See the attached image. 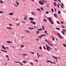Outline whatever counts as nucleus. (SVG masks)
I'll return each mask as SVG.
<instances>
[{
	"mask_svg": "<svg viewBox=\"0 0 66 66\" xmlns=\"http://www.w3.org/2000/svg\"><path fill=\"white\" fill-rule=\"evenodd\" d=\"M43 21H44V22H46L47 21V20L45 19H44L43 20Z\"/></svg>",
	"mask_w": 66,
	"mask_h": 66,
	"instance_id": "4be33fe9",
	"label": "nucleus"
},
{
	"mask_svg": "<svg viewBox=\"0 0 66 66\" xmlns=\"http://www.w3.org/2000/svg\"><path fill=\"white\" fill-rule=\"evenodd\" d=\"M9 25L10 26H12L13 25L11 24H9Z\"/></svg>",
	"mask_w": 66,
	"mask_h": 66,
	"instance_id": "5fc2aeb1",
	"label": "nucleus"
},
{
	"mask_svg": "<svg viewBox=\"0 0 66 66\" xmlns=\"http://www.w3.org/2000/svg\"><path fill=\"white\" fill-rule=\"evenodd\" d=\"M63 46H64V47H66V44H63Z\"/></svg>",
	"mask_w": 66,
	"mask_h": 66,
	"instance_id": "cd10ccee",
	"label": "nucleus"
},
{
	"mask_svg": "<svg viewBox=\"0 0 66 66\" xmlns=\"http://www.w3.org/2000/svg\"><path fill=\"white\" fill-rule=\"evenodd\" d=\"M57 34L59 35V37H61V38H62V36H61V35H60V33H57Z\"/></svg>",
	"mask_w": 66,
	"mask_h": 66,
	"instance_id": "7ed1b4c3",
	"label": "nucleus"
},
{
	"mask_svg": "<svg viewBox=\"0 0 66 66\" xmlns=\"http://www.w3.org/2000/svg\"><path fill=\"white\" fill-rule=\"evenodd\" d=\"M15 2H16V4H17V5H19V3H18L17 2V1H16Z\"/></svg>",
	"mask_w": 66,
	"mask_h": 66,
	"instance_id": "a211bd4d",
	"label": "nucleus"
},
{
	"mask_svg": "<svg viewBox=\"0 0 66 66\" xmlns=\"http://www.w3.org/2000/svg\"><path fill=\"white\" fill-rule=\"evenodd\" d=\"M62 27L63 28H65V27H64V26L62 25Z\"/></svg>",
	"mask_w": 66,
	"mask_h": 66,
	"instance_id": "6e6d98bb",
	"label": "nucleus"
},
{
	"mask_svg": "<svg viewBox=\"0 0 66 66\" xmlns=\"http://www.w3.org/2000/svg\"><path fill=\"white\" fill-rule=\"evenodd\" d=\"M40 36L41 37H43V35H41Z\"/></svg>",
	"mask_w": 66,
	"mask_h": 66,
	"instance_id": "864d4df0",
	"label": "nucleus"
},
{
	"mask_svg": "<svg viewBox=\"0 0 66 66\" xmlns=\"http://www.w3.org/2000/svg\"><path fill=\"white\" fill-rule=\"evenodd\" d=\"M39 49H40V50H42V47L41 46H40L39 47Z\"/></svg>",
	"mask_w": 66,
	"mask_h": 66,
	"instance_id": "bb28decb",
	"label": "nucleus"
},
{
	"mask_svg": "<svg viewBox=\"0 0 66 66\" xmlns=\"http://www.w3.org/2000/svg\"><path fill=\"white\" fill-rule=\"evenodd\" d=\"M37 56H40V55L38 53H37Z\"/></svg>",
	"mask_w": 66,
	"mask_h": 66,
	"instance_id": "4468645a",
	"label": "nucleus"
},
{
	"mask_svg": "<svg viewBox=\"0 0 66 66\" xmlns=\"http://www.w3.org/2000/svg\"><path fill=\"white\" fill-rule=\"evenodd\" d=\"M63 30L64 31H65V32H66V30H65L64 29H63Z\"/></svg>",
	"mask_w": 66,
	"mask_h": 66,
	"instance_id": "09e8293b",
	"label": "nucleus"
},
{
	"mask_svg": "<svg viewBox=\"0 0 66 66\" xmlns=\"http://www.w3.org/2000/svg\"><path fill=\"white\" fill-rule=\"evenodd\" d=\"M48 44H49V45H50V46H53V45H52V44H51L49 43H48Z\"/></svg>",
	"mask_w": 66,
	"mask_h": 66,
	"instance_id": "aec40b11",
	"label": "nucleus"
},
{
	"mask_svg": "<svg viewBox=\"0 0 66 66\" xmlns=\"http://www.w3.org/2000/svg\"><path fill=\"white\" fill-rule=\"evenodd\" d=\"M61 23L62 24H63V23H64V22L62 21L61 22Z\"/></svg>",
	"mask_w": 66,
	"mask_h": 66,
	"instance_id": "3c124183",
	"label": "nucleus"
},
{
	"mask_svg": "<svg viewBox=\"0 0 66 66\" xmlns=\"http://www.w3.org/2000/svg\"><path fill=\"white\" fill-rule=\"evenodd\" d=\"M43 48L44 50L46 49V48L44 46H43Z\"/></svg>",
	"mask_w": 66,
	"mask_h": 66,
	"instance_id": "58836bf2",
	"label": "nucleus"
},
{
	"mask_svg": "<svg viewBox=\"0 0 66 66\" xmlns=\"http://www.w3.org/2000/svg\"><path fill=\"white\" fill-rule=\"evenodd\" d=\"M42 1H43V2H47V1H45L44 0H43Z\"/></svg>",
	"mask_w": 66,
	"mask_h": 66,
	"instance_id": "c9c22d12",
	"label": "nucleus"
},
{
	"mask_svg": "<svg viewBox=\"0 0 66 66\" xmlns=\"http://www.w3.org/2000/svg\"><path fill=\"white\" fill-rule=\"evenodd\" d=\"M54 16L55 17H57V15L55 13L54 14Z\"/></svg>",
	"mask_w": 66,
	"mask_h": 66,
	"instance_id": "2eb2a0df",
	"label": "nucleus"
},
{
	"mask_svg": "<svg viewBox=\"0 0 66 66\" xmlns=\"http://www.w3.org/2000/svg\"><path fill=\"white\" fill-rule=\"evenodd\" d=\"M31 65H33V63H32V62H31Z\"/></svg>",
	"mask_w": 66,
	"mask_h": 66,
	"instance_id": "338daca9",
	"label": "nucleus"
},
{
	"mask_svg": "<svg viewBox=\"0 0 66 66\" xmlns=\"http://www.w3.org/2000/svg\"><path fill=\"white\" fill-rule=\"evenodd\" d=\"M57 22V23L58 24H60V23L59 22L57 21H56Z\"/></svg>",
	"mask_w": 66,
	"mask_h": 66,
	"instance_id": "393cba45",
	"label": "nucleus"
},
{
	"mask_svg": "<svg viewBox=\"0 0 66 66\" xmlns=\"http://www.w3.org/2000/svg\"><path fill=\"white\" fill-rule=\"evenodd\" d=\"M54 5H55V6H56V3L54 2Z\"/></svg>",
	"mask_w": 66,
	"mask_h": 66,
	"instance_id": "ddd939ff",
	"label": "nucleus"
},
{
	"mask_svg": "<svg viewBox=\"0 0 66 66\" xmlns=\"http://www.w3.org/2000/svg\"><path fill=\"white\" fill-rule=\"evenodd\" d=\"M3 13V12L0 11V14H2Z\"/></svg>",
	"mask_w": 66,
	"mask_h": 66,
	"instance_id": "a19ab883",
	"label": "nucleus"
},
{
	"mask_svg": "<svg viewBox=\"0 0 66 66\" xmlns=\"http://www.w3.org/2000/svg\"><path fill=\"white\" fill-rule=\"evenodd\" d=\"M47 62H50V60H47Z\"/></svg>",
	"mask_w": 66,
	"mask_h": 66,
	"instance_id": "13d9d810",
	"label": "nucleus"
},
{
	"mask_svg": "<svg viewBox=\"0 0 66 66\" xmlns=\"http://www.w3.org/2000/svg\"><path fill=\"white\" fill-rule=\"evenodd\" d=\"M15 63H19V62H18V61H15Z\"/></svg>",
	"mask_w": 66,
	"mask_h": 66,
	"instance_id": "ea45409f",
	"label": "nucleus"
},
{
	"mask_svg": "<svg viewBox=\"0 0 66 66\" xmlns=\"http://www.w3.org/2000/svg\"><path fill=\"white\" fill-rule=\"evenodd\" d=\"M42 30H43V29L42 28H40L39 29H38L37 30H38V31H42Z\"/></svg>",
	"mask_w": 66,
	"mask_h": 66,
	"instance_id": "9b49d317",
	"label": "nucleus"
},
{
	"mask_svg": "<svg viewBox=\"0 0 66 66\" xmlns=\"http://www.w3.org/2000/svg\"><path fill=\"white\" fill-rule=\"evenodd\" d=\"M36 62H38V61L37 60H36L35 61Z\"/></svg>",
	"mask_w": 66,
	"mask_h": 66,
	"instance_id": "680f3d73",
	"label": "nucleus"
},
{
	"mask_svg": "<svg viewBox=\"0 0 66 66\" xmlns=\"http://www.w3.org/2000/svg\"><path fill=\"white\" fill-rule=\"evenodd\" d=\"M45 41H46V42H47V43H48V44L49 43L48 42V41H47V40L45 39Z\"/></svg>",
	"mask_w": 66,
	"mask_h": 66,
	"instance_id": "37998d69",
	"label": "nucleus"
},
{
	"mask_svg": "<svg viewBox=\"0 0 66 66\" xmlns=\"http://www.w3.org/2000/svg\"><path fill=\"white\" fill-rule=\"evenodd\" d=\"M43 36H45V37H46V36L45 35H43Z\"/></svg>",
	"mask_w": 66,
	"mask_h": 66,
	"instance_id": "052dcab7",
	"label": "nucleus"
},
{
	"mask_svg": "<svg viewBox=\"0 0 66 66\" xmlns=\"http://www.w3.org/2000/svg\"><path fill=\"white\" fill-rule=\"evenodd\" d=\"M22 22L23 23H26V22H24V21H22Z\"/></svg>",
	"mask_w": 66,
	"mask_h": 66,
	"instance_id": "4d7b16f0",
	"label": "nucleus"
},
{
	"mask_svg": "<svg viewBox=\"0 0 66 66\" xmlns=\"http://www.w3.org/2000/svg\"><path fill=\"white\" fill-rule=\"evenodd\" d=\"M51 10L52 12H53V10L52 9H51Z\"/></svg>",
	"mask_w": 66,
	"mask_h": 66,
	"instance_id": "e2e57ef3",
	"label": "nucleus"
},
{
	"mask_svg": "<svg viewBox=\"0 0 66 66\" xmlns=\"http://www.w3.org/2000/svg\"><path fill=\"white\" fill-rule=\"evenodd\" d=\"M48 48V49H50V47H47Z\"/></svg>",
	"mask_w": 66,
	"mask_h": 66,
	"instance_id": "774afa93",
	"label": "nucleus"
},
{
	"mask_svg": "<svg viewBox=\"0 0 66 66\" xmlns=\"http://www.w3.org/2000/svg\"><path fill=\"white\" fill-rule=\"evenodd\" d=\"M23 55L25 56H27V55L26 54H23Z\"/></svg>",
	"mask_w": 66,
	"mask_h": 66,
	"instance_id": "473e14b6",
	"label": "nucleus"
},
{
	"mask_svg": "<svg viewBox=\"0 0 66 66\" xmlns=\"http://www.w3.org/2000/svg\"><path fill=\"white\" fill-rule=\"evenodd\" d=\"M17 26H19L20 25V23H19L18 24H16Z\"/></svg>",
	"mask_w": 66,
	"mask_h": 66,
	"instance_id": "79ce46f5",
	"label": "nucleus"
},
{
	"mask_svg": "<svg viewBox=\"0 0 66 66\" xmlns=\"http://www.w3.org/2000/svg\"><path fill=\"white\" fill-rule=\"evenodd\" d=\"M40 9L41 10H42V11H43V10H44L43 9V8L41 7Z\"/></svg>",
	"mask_w": 66,
	"mask_h": 66,
	"instance_id": "c03bdc74",
	"label": "nucleus"
},
{
	"mask_svg": "<svg viewBox=\"0 0 66 66\" xmlns=\"http://www.w3.org/2000/svg\"><path fill=\"white\" fill-rule=\"evenodd\" d=\"M2 48H3V49L4 48H5V47L4 46V45H2Z\"/></svg>",
	"mask_w": 66,
	"mask_h": 66,
	"instance_id": "c85d7f7f",
	"label": "nucleus"
},
{
	"mask_svg": "<svg viewBox=\"0 0 66 66\" xmlns=\"http://www.w3.org/2000/svg\"><path fill=\"white\" fill-rule=\"evenodd\" d=\"M5 56H6L7 57H9V56H8V55H6Z\"/></svg>",
	"mask_w": 66,
	"mask_h": 66,
	"instance_id": "de8ad7c7",
	"label": "nucleus"
},
{
	"mask_svg": "<svg viewBox=\"0 0 66 66\" xmlns=\"http://www.w3.org/2000/svg\"><path fill=\"white\" fill-rule=\"evenodd\" d=\"M0 3H3V1H2V0L0 1Z\"/></svg>",
	"mask_w": 66,
	"mask_h": 66,
	"instance_id": "6ab92c4d",
	"label": "nucleus"
},
{
	"mask_svg": "<svg viewBox=\"0 0 66 66\" xmlns=\"http://www.w3.org/2000/svg\"><path fill=\"white\" fill-rule=\"evenodd\" d=\"M21 47L22 48H23V47H24V46L23 45H21Z\"/></svg>",
	"mask_w": 66,
	"mask_h": 66,
	"instance_id": "f704fd0d",
	"label": "nucleus"
},
{
	"mask_svg": "<svg viewBox=\"0 0 66 66\" xmlns=\"http://www.w3.org/2000/svg\"><path fill=\"white\" fill-rule=\"evenodd\" d=\"M24 32L26 33H30V32L29 31L26 30H24Z\"/></svg>",
	"mask_w": 66,
	"mask_h": 66,
	"instance_id": "0eeeda50",
	"label": "nucleus"
},
{
	"mask_svg": "<svg viewBox=\"0 0 66 66\" xmlns=\"http://www.w3.org/2000/svg\"><path fill=\"white\" fill-rule=\"evenodd\" d=\"M29 19L30 20H34V19L32 18H29Z\"/></svg>",
	"mask_w": 66,
	"mask_h": 66,
	"instance_id": "423d86ee",
	"label": "nucleus"
},
{
	"mask_svg": "<svg viewBox=\"0 0 66 66\" xmlns=\"http://www.w3.org/2000/svg\"><path fill=\"white\" fill-rule=\"evenodd\" d=\"M47 19H48L49 21H50V22L52 24H53V22L52 21V19H51V18H47Z\"/></svg>",
	"mask_w": 66,
	"mask_h": 66,
	"instance_id": "f257e3e1",
	"label": "nucleus"
},
{
	"mask_svg": "<svg viewBox=\"0 0 66 66\" xmlns=\"http://www.w3.org/2000/svg\"><path fill=\"white\" fill-rule=\"evenodd\" d=\"M4 52H5L7 53V51H4Z\"/></svg>",
	"mask_w": 66,
	"mask_h": 66,
	"instance_id": "bf43d9fd",
	"label": "nucleus"
},
{
	"mask_svg": "<svg viewBox=\"0 0 66 66\" xmlns=\"http://www.w3.org/2000/svg\"><path fill=\"white\" fill-rule=\"evenodd\" d=\"M30 23H32V24H35L36 23L34 21H31L30 22Z\"/></svg>",
	"mask_w": 66,
	"mask_h": 66,
	"instance_id": "20e7f679",
	"label": "nucleus"
},
{
	"mask_svg": "<svg viewBox=\"0 0 66 66\" xmlns=\"http://www.w3.org/2000/svg\"><path fill=\"white\" fill-rule=\"evenodd\" d=\"M50 63H51L52 64H53V62H52L51 61H50Z\"/></svg>",
	"mask_w": 66,
	"mask_h": 66,
	"instance_id": "8fccbe9b",
	"label": "nucleus"
},
{
	"mask_svg": "<svg viewBox=\"0 0 66 66\" xmlns=\"http://www.w3.org/2000/svg\"><path fill=\"white\" fill-rule=\"evenodd\" d=\"M19 64H20L21 65H23V64L22 63H20V62H19Z\"/></svg>",
	"mask_w": 66,
	"mask_h": 66,
	"instance_id": "c756f323",
	"label": "nucleus"
},
{
	"mask_svg": "<svg viewBox=\"0 0 66 66\" xmlns=\"http://www.w3.org/2000/svg\"><path fill=\"white\" fill-rule=\"evenodd\" d=\"M61 33L63 34L64 35V31L62 30Z\"/></svg>",
	"mask_w": 66,
	"mask_h": 66,
	"instance_id": "5701e85b",
	"label": "nucleus"
},
{
	"mask_svg": "<svg viewBox=\"0 0 66 66\" xmlns=\"http://www.w3.org/2000/svg\"><path fill=\"white\" fill-rule=\"evenodd\" d=\"M37 10H38V11H40V10L39 9H37Z\"/></svg>",
	"mask_w": 66,
	"mask_h": 66,
	"instance_id": "a18cd8bd",
	"label": "nucleus"
},
{
	"mask_svg": "<svg viewBox=\"0 0 66 66\" xmlns=\"http://www.w3.org/2000/svg\"><path fill=\"white\" fill-rule=\"evenodd\" d=\"M37 34H39V31H37Z\"/></svg>",
	"mask_w": 66,
	"mask_h": 66,
	"instance_id": "e433bc0d",
	"label": "nucleus"
},
{
	"mask_svg": "<svg viewBox=\"0 0 66 66\" xmlns=\"http://www.w3.org/2000/svg\"><path fill=\"white\" fill-rule=\"evenodd\" d=\"M53 64H55V62H53Z\"/></svg>",
	"mask_w": 66,
	"mask_h": 66,
	"instance_id": "69168bd1",
	"label": "nucleus"
},
{
	"mask_svg": "<svg viewBox=\"0 0 66 66\" xmlns=\"http://www.w3.org/2000/svg\"><path fill=\"white\" fill-rule=\"evenodd\" d=\"M1 50H2V51H3V52H4V51H5L4 50H2V49H1Z\"/></svg>",
	"mask_w": 66,
	"mask_h": 66,
	"instance_id": "0e129e2a",
	"label": "nucleus"
},
{
	"mask_svg": "<svg viewBox=\"0 0 66 66\" xmlns=\"http://www.w3.org/2000/svg\"><path fill=\"white\" fill-rule=\"evenodd\" d=\"M6 28L8 29H9V30H12V28L10 27H7Z\"/></svg>",
	"mask_w": 66,
	"mask_h": 66,
	"instance_id": "39448f33",
	"label": "nucleus"
},
{
	"mask_svg": "<svg viewBox=\"0 0 66 66\" xmlns=\"http://www.w3.org/2000/svg\"><path fill=\"white\" fill-rule=\"evenodd\" d=\"M9 14L11 16H12L13 14V13H9Z\"/></svg>",
	"mask_w": 66,
	"mask_h": 66,
	"instance_id": "1a4fd4ad",
	"label": "nucleus"
},
{
	"mask_svg": "<svg viewBox=\"0 0 66 66\" xmlns=\"http://www.w3.org/2000/svg\"><path fill=\"white\" fill-rule=\"evenodd\" d=\"M28 29L29 30H34V28H30V27H29L28 28Z\"/></svg>",
	"mask_w": 66,
	"mask_h": 66,
	"instance_id": "6e6552de",
	"label": "nucleus"
},
{
	"mask_svg": "<svg viewBox=\"0 0 66 66\" xmlns=\"http://www.w3.org/2000/svg\"><path fill=\"white\" fill-rule=\"evenodd\" d=\"M32 14H33V15H35V13L33 12H32Z\"/></svg>",
	"mask_w": 66,
	"mask_h": 66,
	"instance_id": "dca6fc26",
	"label": "nucleus"
},
{
	"mask_svg": "<svg viewBox=\"0 0 66 66\" xmlns=\"http://www.w3.org/2000/svg\"><path fill=\"white\" fill-rule=\"evenodd\" d=\"M58 13H59V14H61V11H58Z\"/></svg>",
	"mask_w": 66,
	"mask_h": 66,
	"instance_id": "72a5a7b5",
	"label": "nucleus"
},
{
	"mask_svg": "<svg viewBox=\"0 0 66 66\" xmlns=\"http://www.w3.org/2000/svg\"><path fill=\"white\" fill-rule=\"evenodd\" d=\"M46 49H47V50L48 51L50 52V50H49V49L48 48L46 47Z\"/></svg>",
	"mask_w": 66,
	"mask_h": 66,
	"instance_id": "412c9836",
	"label": "nucleus"
},
{
	"mask_svg": "<svg viewBox=\"0 0 66 66\" xmlns=\"http://www.w3.org/2000/svg\"><path fill=\"white\" fill-rule=\"evenodd\" d=\"M7 43H10V44H12V42L9 41L7 42Z\"/></svg>",
	"mask_w": 66,
	"mask_h": 66,
	"instance_id": "f8f14e48",
	"label": "nucleus"
},
{
	"mask_svg": "<svg viewBox=\"0 0 66 66\" xmlns=\"http://www.w3.org/2000/svg\"><path fill=\"white\" fill-rule=\"evenodd\" d=\"M57 6L58 8H59V6H60V4H59L57 5Z\"/></svg>",
	"mask_w": 66,
	"mask_h": 66,
	"instance_id": "b1692460",
	"label": "nucleus"
},
{
	"mask_svg": "<svg viewBox=\"0 0 66 66\" xmlns=\"http://www.w3.org/2000/svg\"><path fill=\"white\" fill-rule=\"evenodd\" d=\"M45 33H47V31L46 30H45L44 31Z\"/></svg>",
	"mask_w": 66,
	"mask_h": 66,
	"instance_id": "603ef678",
	"label": "nucleus"
},
{
	"mask_svg": "<svg viewBox=\"0 0 66 66\" xmlns=\"http://www.w3.org/2000/svg\"><path fill=\"white\" fill-rule=\"evenodd\" d=\"M53 58H54V59H56V60H57V58H56V57H55V56H53Z\"/></svg>",
	"mask_w": 66,
	"mask_h": 66,
	"instance_id": "9d476101",
	"label": "nucleus"
},
{
	"mask_svg": "<svg viewBox=\"0 0 66 66\" xmlns=\"http://www.w3.org/2000/svg\"><path fill=\"white\" fill-rule=\"evenodd\" d=\"M46 14H48L49 13V12H48V11H47L46 12Z\"/></svg>",
	"mask_w": 66,
	"mask_h": 66,
	"instance_id": "49530a36",
	"label": "nucleus"
},
{
	"mask_svg": "<svg viewBox=\"0 0 66 66\" xmlns=\"http://www.w3.org/2000/svg\"><path fill=\"white\" fill-rule=\"evenodd\" d=\"M23 62L24 63H26V61H23Z\"/></svg>",
	"mask_w": 66,
	"mask_h": 66,
	"instance_id": "2f4dec72",
	"label": "nucleus"
},
{
	"mask_svg": "<svg viewBox=\"0 0 66 66\" xmlns=\"http://www.w3.org/2000/svg\"><path fill=\"white\" fill-rule=\"evenodd\" d=\"M52 37V40H53V41H54V39H55V38H54L53 37Z\"/></svg>",
	"mask_w": 66,
	"mask_h": 66,
	"instance_id": "f3484780",
	"label": "nucleus"
},
{
	"mask_svg": "<svg viewBox=\"0 0 66 66\" xmlns=\"http://www.w3.org/2000/svg\"><path fill=\"white\" fill-rule=\"evenodd\" d=\"M24 20H26L27 19V18L24 17Z\"/></svg>",
	"mask_w": 66,
	"mask_h": 66,
	"instance_id": "7c9ffc66",
	"label": "nucleus"
},
{
	"mask_svg": "<svg viewBox=\"0 0 66 66\" xmlns=\"http://www.w3.org/2000/svg\"><path fill=\"white\" fill-rule=\"evenodd\" d=\"M39 3L40 4H41V5H44V3H43V2L40 1H39Z\"/></svg>",
	"mask_w": 66,
	"mask_h": 66,
	"instance_id": "f03ea898",
	"label": "nucleus"
},
{
	"mask_svg": "<svg viewBox=\"0 0 66 66\" xmlns=\"http://www.w3.org/2000/svg\"><path fill=\"white\" fill-rule=\"evenodd\" d=\"M56 29L57 30H60V29L59 28H56Z\"/></svg>",
	"mask_w": 66,
	"mask_h": 66,
	"instance_id": "a878e982",
	"label": "nucleus"
},
{
	"mask_svg": "<svg viewBox=\"0 0 66 66\" xmlns=\"http://www.w3.org/2000/svg\"><path fill=\"white\" fill-rule=\"evenodd\" d=\"M30 53H31L32 54H34V52H30Z\"/></svg>",
	"mask_w": 66,
	"mask_h": 66,
	"instance_id": "4c0bfd02",
	"label": "nucleus"
}]
</instances>
